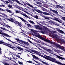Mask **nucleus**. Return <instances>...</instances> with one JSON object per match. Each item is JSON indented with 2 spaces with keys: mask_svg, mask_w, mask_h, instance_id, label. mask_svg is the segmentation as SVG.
I'll return each instance as SVG.
<instances>
[{
  "mask_svg": "<svg viewBox=\"0 0 65 65\" xmlns=\"http://www.w3.org/2000/svg\"><path fill=\"white\" fill-rule=\"evenodd\" d=\"M31 31L32 32H33L34 34H35L36 35V36L39 38H40L42 40H44L46 42H48V43H51V44H53V42L51 41L50 40H48L47 39H46L44 38H43V37L41 36L38 35V33L36 32H38V31L36 30H34V29H31Z\"/></svg>",
  "mask_w": 65,
  "mask_h": 65,
  "instance_id": "nucleus-1",
  "label": "nucleus"
},
{
  "mask_svg": "<svg viewBox=\"0 0 65 65\" xmlns=\"http://www.w3.org/2000/svg\"><path fill=\"white\" fill-rule=\"evenodd\" d=\"M0 44H3L4 45H6L7 46H8L10 48H11L12 49H13L14 50H15L14 48H16V49H18V48L15 47H13L14 46L11 45V44L7 43H4V42L2 41H0Z\"/></svg>",
  "mask_w": 65,
  "mask_h": 65,
  "instance_id": "nucleus-2",
  "label": "nucleus"
},
{
  "mask_svg": "<svg viewBox=\"0 0 65 65\" xmlns=\"http://www.w3.org/2000/svg\"><path fill=\"white\" fill-rule=\"evenodd\" d=\"M8 20L9 21H10L11 22H12V23H14L15 24H16L18 25V26L20 27L21 28H22V24L21 23H20L18 22L17 21H15L13 19V18H10V19H9Z\"/></svg>",
  "mask_w": 65,
  "mask_h": 65,
  "instance_id": "nucleus-3",
  "label": "nucleus"
},
{
  "mask_svg": "<svg viewBox=\"0 0 65 65\" xmlns=\"http://www.w3.org/2000/svg\"><path fill=\"white\" fill-rule=\"evenodd\" d=\"M46 59L47 60L53 62H54L55 61H56V59L55 58H52L51 57L47 56H46Z\"/></svg>",
  "mask_w": 65,
  "mask_h": 65,
  "instance_id": "nucleus-4",
  "label": "nucleus"
},
{
  "mask_svg": "<svg viewBox=\"0 0 65 65\" xmlns=\"http://www.w3.org/2000/svg\"><path fill=\"white\" fill-rule=\"evenodd\" d=\"M23 4H24V5H25V6H26L27 7V8L30 9V8L28 6H29V7H30L31 8H34V7L32 5H31V4H30L29 3H23ZM27 5L28 6L26 5Z\"/></svg>",
  "mask_w": 65,
  "mask_h": 65,
  "instance_id": "nucleus-5",
  "label": "nucleus"
},
{
  "mask_svg": "<svg viewBox=\"0 0 65 65\" xmlns=\"http://www.w3.org/2000/svg\"><path fill=\"white\" fill-rule=\"evenodd\" d=\"M15 39L16 40L18 41H19V42H21V43H24V44H26V45H29V43L28 42H26L24 41H23L19 40L18 39L15 38Z\"/></svg>",
  "mask_w": 65,
  "mask_h": 65,
  "instance_id": "nucleus-6",
  "label": "nucleus"
},
{
  "mask_svg": "<svg viewBox=\"0 0 65 65\" xmlns=\"http://www.w3.org/2000/svg\"><path fill=\"white\" fill-rule=\"evenodd\" d=\"M32 8L34 9V10H32L33 11H35V10L36 11L38 12L39 13H43V12H42L40 10H39L38 9H37V8H35V7H34V8Z\"/></svg>",
  "mask_w": 65,
  "mask_h": 65,
  "instance_id": "nucleus-7",
  "label": "nucleus"
},
{
  "mask_svg": "<svg viewBox=\"0 0 65 65\" xmlns=\"http://www.w3.org/2000/svg\"><path fill=\"white\" fill-rule=\"evenodd\" d=\"M1 32H2V33L1 32V31H0V34H1L3 35H4V36H6V37H11L9 36V35H8L7 34H5L2 31Z\"/></svg>",
  "mask_w": 65,
  "mask_h": 65,
  "instance_id": "nucleus-8",
  "label": "nucleus"
},
{
  "mask_svg": "<svg viewBox=\"0 0 65 65\" xmlns=\"http://www.w3.org/2000/svg\"><path fill=\"white\" fill-rule=\"evenodd\" d=\"M18 18H19V19H21L22 21H23V22H24V23H25V24H26V23H27V22L26 20H25V19H24L22 18V17H18Z\"/></svg>",
  "mask_w": 65,
  "mask_h": 65,
  "instance_id": "nucleus-9",
  "label": "nucleus"
},
{
  "mask_svg": "<svg viewBox=\"0 0 65 65\" xmlns=\"http://www.w3.org/2000/svg\"><path fill=\"white\" fill-rule=\"evenodd\" d=\"M13 2H16L17 3L19 4L20 5H24V4H21L20 3L19 1H18V0H12Z\"/></svg>",
  "mask_w": 65,
  "mask_h": 65,
  "instance_id": "nucleus-10",
  "label": "nucleus"
},
{
  "mask_svg": "<svg viewBox=\"0 0 65 65\" xmlns=\"http://www.w3.org/2000/svg\"><path fill=\"white\" fill-rule=\"evenodd\" d=\"M54 20L56 21H57L58 22H59V23H61V21L59 20H60V19L58 18H54Z\"/></svg>",
  "mask_w": 65,
  "mask_h": 65,
  "instance_id": "nucleus-11",
  "label": "nucleus"
},
{
  "mask_svg": "<svg viewBox=\"0 0 65 65\" xmlns=\"http://www.w3.org/2000/svg\"><path fill=\"white\" fill-rule=\"evenodd\" d=\"M56 56L57 57V58H58L60 59H61V60H65V58H63L61 57L59 55H56Z\"/></svg>",
  "mask_w": 65,
  "mask_h": 65,
  "instance_id": "nucleus-12",
  "label": "nucleus"
},
{
  "mask_svg": "<svg viewBox=\"0 0 65 65\" xmlns=\"http://www.w3.org/2000/svg\"><path fill=\"white\" fill-rule=\"evenodd\" d=\"M50 9L51 10V11H52V12L54 13H56V14H58V12H57V11L55 10H52V9Z\"/></svg>",
  "mask_w": 65,
  "mask_h": 65,
  "instance_id": "nucleus-13",
  "label": "nucleus"
},
{
  "mask_svg": "<svg viewBox=\"0 0 65 65\" xmlns=\"http://www.w3.org/2000/svg\"><path fill=\"white\" fill-rule=\"evenodd\" d=\"M21 14H22V15H23V16H24V17H26V18H27L30 19V18L29 17L28 15H27L26 14H25L22 13Z\"/></svg>",
  "mask_w": 65,
  "mask_h": 65,
  "instance_id": "nucleus-14",
  "label": "nucleus"
},
{
  "mask_svg": "<svg viewBox=\"0 0 65 65\" xmlns=\"http://www.w3.org/2000/svg\"><path fill=\"white\" fill-rule=\"evenodd\" d=\"M37 55H39V56H41V57H43V58H44L45 59H46V57L43 55H42L40 54H39V53H38V54Z\"/></svg>",
  "mask_w": 65,
  "mask_h": 65,
  "instance_id": "nucleus-15",
  "label": "nucleus"
},
{
  "mask_svg": "<svg viewBox=\"0 0 65 65\" xmlns=\"http://www.w3.org/2000/svg\"><path fill=\"white\" fill-rule=\"evenodd\" d=\"M6 11H7V12H8L10 13H12V12H11V11H12L10 10H9L8 9H6Z\"/></svg>",
  "mask_w": 65,
  "mask_h": 65,
  "instance_id": "nucleus-16",
  "label": "nucleus"
},
{
  "mask_svg": "<svg viewBox=\"0 0 65 65\" xmlns=\"http://www.w3.org/2000/svg\"><path fill=\"white\" fill-rule=\"evenodd\" d=\"M55 7L57 8H62V7L59 5H57Z\"/></svg>",
  "mask_w": 65,
  "mask_h": 65,
  "instance_id": "nucleus-17",
  "label": "nucleus"
},
{
  "mask_svg": "<svg viewBox=\"0 0 65 65\" xmlns=\"http://www.w3.org/2000/svg\"><path fill=\"white\" fill-rule=\"evenodd\" d=\"M31 52H34V53H36V54H37H37L39 53V52H37L34 50H32L31 51Z\"/></svg>",
  "mask_w": 65,
  "mask_h": 65,
  "instance_id": "nucleus-18",
  "label": "nucleus"
},
{
  "mask_svg": "<svg viewBox=\"0 0 65 65\" xmlns=\"http://www.w3.org/2000/svg\"><path fill=\"white\" fill-rule=\"evenodd\" d=\"M43 13L44 14H45V15H50V13L46 12H43Z\"/></svg>",
  "mask_w": 65,
  "mask_h": 65,
  "instance_id": "nucleus-19",
  "label": "nucleus"
},
{
  "mask_svg": "<svg viewBox=\"0 0 65 65\" xmlns=\"http://www.w3.org/2000/svg\"><path fill=\"white\" fill-rule=\"evenodd\" d=\"M33 57V58H35V59H39L38 57H37L36 56H35V55H32Z\"/></svg>",
  "mask_w": 65,
  "mask_h": 65,
  "instance_id": "nucleus-20",
  "label": "nucleus"
},
{
  "mask_svg": "<svg viewBox=\"0 0 65 65\" xmlns=\"http://www.w3.org/2000/svg\"><path fill=\"white\" fill-rule=\"evenodd\" d=\"M56 60H55V61L54 62H55V63H57V64H59L60 65V62L59 61H56Z\"/></svg>",
  "mask_w": 65,
  "mask_h": 65,
  "instance_id": "nucleus-21",
  "label": "nucleus"
},
{
  "mask_svg": "<svg viewBox=\"0 0 65 65\" xmlns=\"http://www.w3.org/2000/svg\"><path fill=\"white\" fill-rule=\"evenodd\" d=\"M56 45L57 48H60V47H61V46H60V45L56 44Z\"/></svg>",
  "mask_w": 65,
  "mask_h": 65,
  "instance_id": "nucleus-22",
  "label": "nucleus"
},
{
  "mask_svg": "<svg viewBox=\"0 0 65 65\" xmlns=\"http://www.w3.org/2000/svg\"><path fill=\"white\" fill-rule=\"evenodd\" d=\"M27 26L28 27V28H29V27H32V26L30 24H27Z\"/></svg>",
  "mask_w": 65,
  "mask_h": 65,
  "instance_id": "nucleus-23",
  "label": "nucleus"
},
{
  "mask_svg": "<svg viewBox=\"0 0 65 65\" xmlns=\"http://www.w3.org/2000/svg\"><path fill=\"white\" fill-rule=\"evenodd\" d=\"M17 48H18V49H19V50H23V48L19 46H18Z\"/></svg>",
  "mask_w": 65,
  "mask_h": 65,
  "instance_id": "nucleus-24",
  "label": "nucleus"
},
{
  "mask_svg": "<svg viewBox=\"0 0 65 65\" xmlns=\"http://www.w3.org/2000/svg\"><path fill=\"white\" fill-rule=\"evenodd\" d=\"M34 17L36 18V19H38V16L37 15L34 16Z\"/></svg>",
  "mask_w": 65,
  "mask_h": 65,
  "instance_id": "nucleus-25",
  "label": "nucleus"
},
{
  "mask_svg": "<svg viewBox=\"0 0 65 65\" xmlns=\"http://www.w3.org/2000/svg\"><path fill=\"white\" fill-rule=\"evenodd\" d=\"M47 51L50 53H51V50L50 49H47Z\"/></svg>",
  "mask_w": 65,
  "mask_h": 65,
  "instance_id": "nucleus-26",
  "label": "nucleus"
},
{
  "mask_svg": "<svg viewBox=\"0 0 65 65\" xmlns=\"http://www.w3.org/2000/svg\"><path fill=\"white\" fill-rule=\"evenodd\" d=\"M59 32V33H61L62 34H64V32L61 30H60Z\"/></svg>",
  "mask_w": 65,
  "mask_h": 65,
  "instance_id": "nucleus-27",
  "label": "nucleus"
},
{
  "mask_svg": "<svg viewBox=\"0 0 65 65\" xmlns=\"http://www.w3.org/2000/svg\"><path fill=\"white\" fill-rule=\"evenodd\" d=\"M42 63H43V64H45V65H48V63H47L43 61H42Z\"/></svg>",
  "mask_w": 65,
  "mask_h": 65,
  "instance_id": "nucleus-28",
  "label": "nucleus"
},
{
  "mask_svg": "<svg viewBox=\"0 0 65 65\" xmlns=\"http://www.w3.org/2000/svg\"><path fill=\"white\" fill-rule=\"evenodd\" d=\"M28 41L29 42H30V43H32V44H34V43H33L32 42V41H30V40H29V39H28Z\"/></svg>",
  "mask_w": 65,
  "mask_h": 65,
  "instance_id": "nucleus-29",
  "label": "nucleus"
},
{
  "mask_svg": "<svg viewBox=\"0 0 65 65\" xmlns=\"http://www.w3.org/2000/svg\"><path fill=\"white\" fill-rule=\"evenodd\" d=\"M8 7H9V8H11L12 7V6L10 4L8 5Z\"/></svg>",
  "mask_w": 65,
  "mask_h": 65,
  "instance_id": "nucleus-30",
  "label": "nucleus"
},
{
  "mask_svg": "<svg viewBox=\"0 0 65 65\" xmlns=\"http://www.w3.org/2000/svg\"><path fill=\"white\" fill-rule=\"evenodd\" d=\"M45 19H46V20H50V18H49V17H45Z\"/></svg>",
  "mask_w": 65,
  "mask_h": 65,
  "instance_id": "nucleus-31",
  "label": "nucleus"
},
{
  "mask_svg": "<svg viewBox=\"0 0 65 65\" xmlns=\"http://www.w3.org/2000/svg\"><path fill=\"white\" fill-rule=\"evenodd\" d=\"M55 29L56 30H57V31H58L59 32H60V30H61L59 28H56Z\"/></svg>",
  "mask_w": 65,
  "mask_h": 65,
  "instance_id": "nucleus-32",
  "label": "nucleus"
},
{
  "mask_svg": "<svg viewBox=\"0 0 65 65\" xmlns=\"http://www.w3.org/2000/svg\"><path fill=\"white\" fill-rule=\"evenodd\" d=\"M1 50H2V49L0 47V55H1V54H2V51H1Z\"/></svg>",
  "mask_w": 65,
  "mask_h": 65,
  "instance_id": "nucleus-33",
  "label": "nucleus"
},
{
  "mask_svg": "<svg viewBox=\"0 0 65 65\" xmlns=\"http://www.w3.org/2000/svg\"><path fill=\"white\" fill-rule=\"evenodd\" d=\"M64 47L60 46V49H62V50H64Z\"/></svg>",
  "mask_w": 65,
  "mask_h": 65,
  "instance_id": "nucleus-34",
  "label": "nucleus"
},
{
  "mask_svg": "<svg viewBox=\"0 0 65 65\" xmlns=\"http://www.w3.org/2000/svg\"><path fill=\"white\" fill-rule=\"evenodd\" d=\"M5 11V10L1 8H0V11Z\"/></svg>",
  "mask_w": 65,
  "mask_h": 65,
  "instance_id": "nucleus-35",
  "label": "nucleus"
},
{
  "mask_svg": "<svg viewBox=\"0 0 65 65\" xmlns=\"http://www.w3.org/2000/svg\"><path fill=\"white\" fill-rule=\"evenodd\" d=\"M29 22H30L31 24H34V22H33V21L30 20Z\"/></svg>",
  "mask_w": 65,
  "mask_h": 65,
  "instance_id": "nucleus-36",
  "label": "nucleus"
},
{
  "mask_svg": "<svg viewBox=\"0 0 65 65\" xmlns=\"http://www.w3.org/2000/svg\"><path fill=\"white\" fill-rule=\"evenodd\" d=\"M62 19L63 20H64L65 21V17H62Z\"/></svg>",
  "mask_w": 65,
  "mask_h": 65,
  "instance_id": "nucleus-37",
  "label": "nucleus"
},
{
  "mask_svg": "<svg viewBox=\"0 0 65 65\" xmlns=\"http://www.w3.org/2000/svg\"><path fill=\"white\" fill-rule=\"evenodd\" d=\"M35 27H36V29H38V27H39V26L37 25H36L35 26Z\"/></svg>",
  "mask_w": 65,
  "mask_h": 65,
  "instance_id": "nucleus-38",
  "label": "nucleus"
},
{
  "mask_svg": "<svg viewBox=\"0 0 65 65\" xmlns=\"http://www.w3.org/2000/svg\"><path fill=\"white\" fill-rule=\"evenodd\" d=\"M16 56L17 57H18L19 58H21V57H20V56L19 55H17Z\"/></svg>",
  "mask_w": 65,
  "mask_h": 65,
  "instance_id": "nucleus-39",
  "label": "nucleus"
},
{
  "mask_svg": "<svg viewBox=\"0 0 65 65\" xmlns=\"http://www.w3.org/2000/svg\"><path fill=\"white\" fill-rule=\"evenodd\" d=\"M38 29L40 30H41L42 29V28H41L40 27H39L38 28Z\"/></svg>",
  "mask_w": 65,
  "mask_h": 65,
  "instance_id": "nucleus-40",
  "label": "nucleus"
},
{
  "mask_svg": "<svg viewBox=\"0 0 65 65\" xmlns=\"http://www.w3.org/2000/svg\"><path fill=\"white\" fill-rule=\"evenodd\" d=\"M37 4H39L40 5V4H41V2H37Z\"/></svg>",
  "mask_w": 65,
  "mask_h": 65,
  "instance_id": "nucleus-41",
  "label": "nucleus"
},
{
  "mask_svg": "<svg viewBox=\"0 0 65 65\" xmlns=\"http://www.w3.org/2000/svg\"><path fill=\"white\" fill-rule=\"evenodd\" d=\"M9 1L11 3H13V2L11 0H9Z\"/></svg>",
  "mask_w": 65,
  "mask_h": 65,
  "instance_id": "nucleus-42",
  "label": "nucleus"
},
{
  "mask_svg": "<svg viewBox=\"0 0 65 65\" xmlns=\"http://www.w3.org/2000/svg\"><path fill=\"white\" fill-rule=\"evenodd\" d=\"M34 41H36V42H38V43L39 42V41H38L36 39H34Z\"/></svg>",
  "mask_w": 65,
  "mask_h": 65,
  "instance_id": "nucleus-43",
  "label": "nucleus"
},
{
  "mask_svg": "<svg viewBox=\"0 0 65 65\" xmlns=\"http://www.w3.org/2000/svg\"><path fill=\"white\" fill-rule=\"evenodd\" d=\"M15 12L16 13H19V11L18 10H15Z\"/></svg>",
  "mask_w": 65,
  "mask_h": 65,
  "instance_id": "nucleus-44",
  "label": "nucleus"
},
{
  "mask_svg": "<svg viewBox=\"0 0 65 65\" xmlns=\"http://www.w3.org/2000/svg\"><path fill=\"white\" fill-rule=\"evenodd\" d=\"M3 57H4V58H7V59H10V58H9L6 57L5 56V55H4V56Z\"/></svg>",
  "mask_w": 65,
  "mask_h": 65,
  "instance_id": "nucleus-45",
  "label": "nucleus"
},
{
  "mask_svg": "<svg viewBox=\"0 0 65 65\" xmlns=\"http://www.w3.org/2000/svg\"><path fill=\"white\" fill-rule=\"evenodd\" d=\"M18 62L19 63V64L20 65H22V63L21 62L19 61Z\"/></svg>",
  "mask_w": 65,
  "mask_h": 65,
  "instance_id": "nucleus-46",
  "label": "nucleus"
},
{
  "mask_svg": "<svg viewBox=\"0 0 65 65\" xmlns=\"http://www.w3.org/2000/svg\"><path fill=\"white\" fill-rule=\"evenodd\" d=\"M2 7H6V6L5 5H2Z\"/></svg>",
  "mask_w": 65,
  "mask_h": 65,
  "instance_id": "nucleus-47",
  "label": "nucleus"
},
{
  "mask_svg": "<svg viewBox=\"0 0 65 65\" xmlns=\"http://www.w3.org/2000/svg\"><path fill=\"white\" fill-rule=\"evenodd\" d=\"M5 2H6L7 4H8V3H9V2L8 1H6Z\"/></svg>",
  "mask_w": 65,
  "mask_h": 65,
  "instance_id": "nucleus-48",
  "label": "nucleus"
},
{
  "mask_svg": "<svg viewBox=\"0 0 65 65\" xmlns=\"http://www.w3.org/2000/svg\"><path fill=\"white\" fill-rule=\"evenodd\" d=\"M27 62H28V63H32V61L30 60L27 61Z\"/></svg>",
  "mask_w": 65,
  "mask_h": 65,
  "instance_id": "nucleus-49",
  "label": "nucleus"
},
{
  "mask_svg": "<svg viewBox=\"0 0 65 65\" xmlns=\"http://www.w3.org/2000/svg\"><path fill=\"white\" fill-rule=\"evenodd\" d=\"M38 59V60H39V61H40L41 62H42V60H41V59H40V58H38V59Z\"/></svg>",
  "mask_w": 65,
  "mask_h": 65,
  "instance_id": "nucleus-50",
  "label": "nucleus"
},
{
  "mask_svg": "<svg viewBox=\"0 0 65 65\" xmlns=\"http://www.w3.org/2000/svg\"><path fill=\"white\" fill-rule=\"evenodd\" d=\"M4 65H10L9 64L7 63H5Z\"/></svg>",
  "mask_w": 65,
  "mask_h": 65,
  "instance_id": "nucleus-51",
  "label": "nucleus"
},
{
  "mask_svg": "<svg viewBox=\"0 0 65 65\" xmlns=\"http://www.w3.org/2000/svg\"><path fill=\"white\" fill-rule=\"evenodd\" d=\"M59 65H65V64H62L60 62V63Z\"/></svg>",
  "mask_w": 65,
  "mask_h": 65,
  "instance_id": "nucleus-52",
  "label": "nucleus"
},
{
  "mask_svg": "<svg viewBox=\"0 0 65 65\" xmlns=\"http://www.w3.org/2000/svg\"><path fill=\"white\" fill-rule=\"evenodd\" d=\"M6 26H7V27H8V28H10V26L8 25H6Z\"/></svg>",
  "mask_w": 65,
  "mask_h": 65,
  "instance_id": "nucleus-53",
  "label": "nucleus"
},
{
  "mask_svg": "<svg viewBox=\"0 0 65 65\" xmlns=\"http://www.w3.org/2000/svg\"><path fill=\"white\" fill-rule=\"evenodd\" d=\"M44 50H45V51H47V48H45V47H44Z\"/></svg>",
  "mask_w": 65,
  "mask_h": 65,
  "instance_id": "nucleus-54",
  "label": "nucleus"
},
{
  "mask_svg": "<svg viewBox=\"0 0 65 65\" xmlns=\"http://www.w3.org/2000/svg\"><path fill=\"white\" fill-rule=\"evenodd\" d=\"M24 12H25L26 13H28V12H27L26 11H25L24 10Z\"/></svg>",
  "mask_w": 65,
  "mask_h": 65,
  "instance_id": "nucleus-55",
  "label": "nucleus"
},
{
  "mask_svg": "<svg viewBox=\"0 0 65 65\" xmlns=\"http://www.w3.org/2000/svg\"><path fill=\"white\" fill-rule=\"evenodd\" d=\"M54 51H55V52H57V53H58V51L55 49L54 50Z\"/></svg>",
  "mask_w": 65,
  "mask_h": 65,
  "instance_id": "nucleus-56",
  "label": "nucleus"
},
{
  "mask_svg": "<svg viewBox=\"0 0 65 65\" xmlns=\"http://www.w3.org/2000/svg\"><path fill=\"white\" fill-rule=\"evenodd\" d=\"M34 45L36 46V47H38V46H37V45L35 44L34 43Z\"/></svg>",
  "mask_w": 65,
  "mask_h": 65,
  "instance_id": "nucleus-57",
  "label": "nucleus"
},
{
  "mask_svg": "<svg viewBox=\"0 0 65 65\" xmlns=\"http://www.w3.org/2000/svg\"><path fill=\"white\" fill-rule=\"evenodd\" d=\"M57 40H58V41H60V39L59 38H58L57 39Z\"/></svg>",
  "mask_w": 65,
  "mask_h": 65,
  "instance_id": "nucleus-58",
  "label": "nucleus"
},
{
  "mask_svg": "<svg viewBox=\"0 0 65 65\" xmlns=\"http://www.w3.org/2000/svg\"><path fill=\"white\" fill-rule=\"evenodd\" d=\"M3 30H5V31H6V28H3Z\"/></svg>",
  "mask_w": 65,
  "mask_h": 65,
  "instance_id": "nucleus-59",
  "label": "nucleus"
},
{
  "mask_svg": "<svg viewBox=\"0 0 65 65\" xmlns=\"http://www.w3.org/2000/svg\"><path fill=\"white\" fill-rule=\"evenodd\" d=\"M42 17H43V18H44V19L45 18V16H44V15H42Z\"/></svg>",
  "mask_w": 65,
  "mask_h": 65,
  "instance_id": "nucleus-60",
  "label": "nucleus"
},
{
  "mask_svg": "<svg viewBox=\"0 0 65 65\" xmlns=\"http://www.w3.org/2000/svg\"><path fill=\"white\" fill-rule=\"evenodd\" d=\"M41 32L42 33V34H44V32L42 31Z\"/></svg>",
  "mask_w": 65,
  "mask_h": 65,
  "instance_id": "nucleus-61",
  "label": "nucleus"
},
{
  "mask_svg": "<svg viewBox=\"0 0 65 65\" xmlns=\"http://www.w3.org/2000/svg\"><path fill=\"white\" fill-rule=\"evenodd\" d=\"M40 5H41L42 6H43V4H42V3H41V4H40Z\"/></svg>",
  "mask_w": 65,
  "mask_h": 65,
  "instance_id": "nucleus-62",
  "label": "nucleus"
},
{
  "mask_svg": "<svg viewBox=\"0 0 65 65\" xmlns=\"http://www.w3.org/2000/svg\"><path fill=\"white\" fill-rule=\"evenodd\" d=\"M42 10H43V11H44L45 10V9H44V8H43L42 9Z\"/></svg>",
  "mask_w": 65,
  "mask_h": 65,
  "instance_id": "nucleus-63",
  "label": "nucleus"
},
{
  "mask_svg": "<svg viewBox=\"0 0 65 65\" xmlns=\"http://www.w3.org/2000/svg\"><path fill=\"white\" fill-rule=\"evenodd\" d=\"M20 9H23V8H22V7H21L20 8Z\"/></svg>",
  "mask_w": 65,
  "mask_h": 65,
  "instance_id": "nucleus-64",
  "label": "nucleus"
}]
</instances>
